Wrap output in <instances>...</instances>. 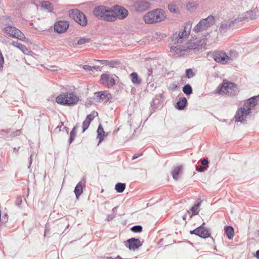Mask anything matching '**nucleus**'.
<instances>
[{"label":"nucleus","mask_w":259,"mask_h":259,"mask_svg":"<svg viewBox=\"0 0 259 259\" xmlns=\"http://www.w3.org/2000/svg\"><path fill=\"white\" fill-rule=\"evenodd\" d=\"M255 257H256L257 259H259V249H258V250H257L256 251Z\"/></svg>","instance_id":"nucleus-54"},{"label":"nucleus","mask_w":259,"mask_h":259,"mask_svg":"<svg viewBox=\"0 0 259 259\" xmlns=\"http://www.w3.org/2000/svg\"><path fill=\"white\" fill-rule=\"evenodd\" d=\"M69 17L82 26H86L87 18L84 13L77 9L71 10L69 11Z\"/></svg>","instance_id":"nucleus-6"},{"label":"nucleus","mask_w":259,"mask_h":259,"mask_svg":"<svg viewBox=\"0 0 259 259\" xmlns=\"http://www.w3.org/2000/svg\"><path fill=\"white\" fill-rule=\"evenodd\" d=\"M201 203L202 200L200 199H198L197 201L195 202L194 205L191 208L192 215H194L198 214L199 211V208L201 204Z\"/></svg>","instance_id":"nucleus-23"},{"label":"nucleus","mask_w":259,"mask_h":259,"mask_svg":"<svg viewBox=\"0 0 259 259\" xmlns=\"http://www.w3.org/2000/svg\"><path fill=\"white\" fill-rule=\"evenodd\" d=\"M116 208V207H114V208L112 209V211H113V212H114V211H115V209Z\"/></svg>","instance_id":"nucleus-60"},{"label":"nucleus","mask_w":259,"mask_h":259,"mask_svg":"<svg viewBox=\"0 0 259 259\" xmlns=\"http://www.w3.org/2000/svg\"><path fill=\"white\" fill-rule=\"evenodd\" d=\"M97 132V138H98L99 139V143L98 144V145H99L103 140L104 133H105L103 128L102 127V126L101 124H100L99 125Z\"/></svg>","instance_id":"nucleus-26"},{"label":"nucleus","mask_w":259,"mask_h":259,"mask_svg":"<svg viewBox=\"0 0 259 259\" xmlns=\"http://www.w3.org/2000/svg\"><path fill=\"white\" fill-rule=\"evenodd\" d=\"M206 169V167L201 166L200 167H196V170L199 172L204 171Z\"/></svg>","instance_id":"nucleus-43"},{"label":"nucleus","mask_w":259,"mask_h":259,"mask_svg":"<svg viewBox=\"0 0 259 259\" xmlns=\"http://www.w3.org/2000/svg\"><path fill=\"white\" fill-rule=\"evenodd\" d=\"M111 97V94L106 91L96 92L94 94V99L97 102H108Z\"/></svg>","instance_id":"nucleus-18"},{"label":"nucleus","mask_w":259,"mask_h":259,"mask_svg":"<svg viewBox=\"0 0 259 259\" xmlns=\"http://www.w3.org/2000/svg\"><path fill=\"white\" fill-rule=\"evenodd\" d=\"M101 83L104 85L110 88L115 84V80L112 75L103 73L101 75Z\"/></svg>","instance_id":"nucleus-14"},{"label":"nucleus","mask_w":259,"mask_h":259,"mask_svg":"<svg viewBox=\"0 0 259 259\" xmlns=\"http://www.w3.org/2000/svg\"><path fill=\"white\" fill-rule=\"evenodd\" d=\"M112 9L113 10L112 13L115 17V21L117 19L120 20L124 19L128 14L127 10L125 8L118 5L112 6Z\"/></svg>","instance_id":"nucleus-9"},{"label":"nucleus","mask_w":259,"mask_h":259,"mask_svg":"<svg viewBox=\"0 0 259 259\" xmlns=\"http://www.w3.org/2000/svg\"><path fill=\"white\" fill-rule=\"evenodd\" d=\"M41 7L46 10L50 11L52 8L51 3L49 1H44L41 4Z\"/></svg>","instance_id":"nucleus-31"},{"label":"nucleus","mask_w":259,"mask_h":259,"mask_svg":"<svg viewBox=\"0 0 259 259\" xmlns=\"http://www.w3.org/2000/svg\"><path fill=\"white\" fill-rule=\"evenodd\" d=\"M205 223H203L201 225L196 228V229L190 231V233L191 234H195L202 238H206L210 236V233L209 230L204 227Z\"/></svg>","instance_id":"nucleus-12"},{"label":"nucleus","mask_w":259,"mask_h":259,"mask_svg":"<svg viewBox=\"0 0 259 259\" xmlns=\"http://www.w3.org/2000/svg\"><path fill=\"white\" fill-rule=\"evenodd\" d=\"M142 154H135L133 157H132V160H135L137 158H138V157H139L140 156H141Z\"/></svg>","instance_id":"nucleus-51"},{"label":"nucleus","mask_w":259,"mask_h":259,"mask_svg":"<svg viewBox=\"0 0 259 259\" xmlns=\"http://www.w3.org/2000/svg\"><path fill=\"white\" fill-rule=\"evenodd\" d=\"M182 166L176 167L172 171V176L174 179L177 180L179 178V175L182 173Z\"/></svg>","instance_id":"nucleus-27"},{"label":"nucleus","mask_w":259,"mask_h":259,"mask_svg":"<svg viewBox=\"0 0 259 259\" xmlns=\"http://www.w3.org/2000/svg\"><path fill=\"white\" fill-rule=\"evenodd\" d=\"M83 68L87 71H92V67H91V66H89L88 65H84Z\"/></svg>","instance_id":"nucleus-48"},{"label":"nucleus","mask_w":259,"mask_h":259,"mask_svg":"<svg viewBox=\"0 0 259 259\" xmlns=\"http://www.w3.org/2000/svg\"><path fill=\"white\" fill-rule=\"evenodd\" d=\"M170 87L173 91L176 90L178 88L177 84H176V83H172V84H171Z\"/></svg>","instance_id":"nucleus-50"},{"label":"nucleus","mask_w":259,"mask_h":259,"mask_svg":"<svg viewBox=\"0 0 259 259\" xmlns=\"http://www.w3.org/2000/svg\"><path fill=\"white\" fill-rule=\"evenodd\" d=\"M183 92L186 95H190L192 94V88L189 84H187L183 87Z\"/></svg>","instance_id":"nucleus-30"},{"label":"nucleus","mask_w":259,"mask_h":259,"mask_svg":"<svg viewBox=\"0 0 259 259\" xmlns=\"http://www.w3.org/2000/svg\"><path fill=\"white\" fill-rule=\"evenodd\" d=\"M118 65H119V62L117 61H115V60L109 61L108 65H109L111 67H115Z\"/></svg>","instance_id":"nucleus-41"},{"label":"nucleus","mask_w":259,"mask_h":259,"mask_svg":"<svg viewBox=\"0 0 259 259\" xmlns=\"http://www.w3.org/2000/svg\"><path fill=\"white\" fill-rule=\"evenodd\" d=\"M214 23V17L210 15L205 19H202L193 28V30L196 33L205 30L207 28L213 25Z\"/></svg>","instance_id":"nucleus-5"},{"label":"nucleus","mask_w":259,"mask_h":259,"mask_svg":"<svg viewBox=\"0 0 259 259\" xmlns=\"http://www.w3.org/2000/svg\"><path fill=\"white\" fill-rule=\"evenodd\" d=\"M20 133H21V132H20V130H17V131H16V135H20Z\"/></svg>","instance_id":"nucleus-58"},{"label":"nucleus","mask_w":259,"mask_h":259,"mask_svg":"<svg viewBox=\"0 0 259 259\" xmlns=\"http://www.w3.org/2000/svg\"><path fill=\"white\" fill-rule=\"evenodd\" d=\"M190 35V30L186 31V27L179 33L176 32L171 36L172 41L174 44L182 43L184 40H186Z\"/></svg>","instance_id":"nucleus-11"},{"label":"nucleus","mask_w":259,"mask_h":259,"mask_svg":"<svg viewBox=\"0 0 259 259\" xmlns=\"http://www.w3.org/2000/svg\"><path fill=\"white\" fill-rule=\"evenodd\" d=\"M91 41V39L89 38H80L78 41L77 44L81 45L87 42H89Z\"/></svg>","instance_id":"nucleus-38"},{"label":"nucleus","mask_w":259,"mask_h":259,"mask_svg":"<svg viewBox=\"0 0 259 259\" xmlns=\"http://www.w3.org/2000/svg\"><path fill=\"white\" fill-rule=\"evenodd\" d=\"M241 22V20L236 18H232L222 21L220 24L219 31L221 33H225L232 29L235 24Z\"/></svg>","instance_id":"nucleus-7"},{"label":"nucleus","mask_w":259,"mask_h":259,"mask_svg":"<svg viewBox=\"0 0 259 259\" xmlns=\"http://www.w3.org/2000/svg\"><path fill=\"white\" fill-rule=\"evenodd\" d=\"M152 70L151 69H147V75L148 76H150L152 75Z\"/></svg>","instance_id":"nucleus-52"},{"label":"nucleus","mask_w":259,"mask_h":259,"mask_svg":"<svg viewBox=\"0 0 259 259\" xmlns=\"http://www.w3.org/2000/svg\"><path fill=\"white\" fill-rule=\"evenodd\" d=\"M98 115V113L95 111L92 112L86 117L85 120L90 123L94 119L96 115Z\"/></svg>","instance_id":"nucleus-32"},{"label":"nucleus","mask_w":259,"mask_h":259,"mask_svg":"<svg viewBox=\"0 0 259 259\" xmlns=\"http://www.w3.org/2000/svg\"><path fill=\"white\" fill-rule=\"evenodd\" d=\"M201 163L204 166L206 167L207 168L208 167L209 162L207 159H203L201 161Z\"/></svg>","instance_id":"nucleus-42"},{"label":"nucleus","mask_w":259,"mask_h":259,"mask_svg":"<svg viewBox=\"0 0 259 259\" xmlns=\"http://www.w3.org/2000/svg\"><path fill=\"white\" fill-rule=\"evenodd\" d=\"M49 228L47 226H46L45 229V236H46V234L49 231Z\"/></svg>","instance_id":"nucleus-53"},{"label":"nucleus","mask_w":259,"mask_h":259,"mask_svg":"<svg viewBox=\"0 0 259 259\" xmlns=\"http://www.w3.org/2000/svg\"><path fill=\"white\" fill-rule=\"evenodd\" d=\"M258 98L259 95L248 99L243 107H245L246 109L249 108L250 113H251V109L256 106L257 104V99Z\"/></svg>","instance_id":"nucleus-20"},{"label":"nucleus","mask_w":259,"mask_h":259,"mask_svg":"<svg viewBox=\"0 0 259 259\" xmlns=\"http://www.w3.org/2000/svg\"><path fill=\"white\" fill-rule=\"evenodd\" d=\"M230 58L231 57H235V56H237L238 55V53L235 51H231L230 52Z\"/></svg>","instance_id":"nucleus-47"},{"label":"nucleus","mask_w":259,"mask_h":259,"mask_svg":"<svg viewBox=\"0 0 259 259\" xmlns=\"http://www.w3.org/2000/svg\"><path fill=\"white\" fill-rule=\"evenodd\" d=\"M130 76L131 77V80L132 82L135 84H139L141 82V80L139 78L137 73L132 72Z\"/></svg>","instance_id":"nucleus-28"},{"label":"nucleus","mask_w":259,"mask_h":259,"mask_svg":"<svg viewBox=\"0 0 259 259\" xmlns=\"http://www.w3.org/2000/svg\"><path fill=\"white\" fill-rule=\"evenodd\" d=\"M91 67H92V70H93L94 69L96 70H98V69L99 68V67L97 66H91Z\"/></svg>","instance_id":"nucleus-55"},{"label":"nucleus","mask_w":259,"mask_h":259,"mask_svg":"<svg viewBox=\"0 0 259 259\" xmlns=\"http://www.w3.org/2000/svg\"><path fill=\"white\" fill-rule=\"evenodd\" d=\"M79 126V124L78 123H77V124H76V125L74 126V127L73 128H74V131H75V130L76 128H77Z\"/></svg>","instance_id":"nucleus-56"},{"label":"nucleus","mask_w":259,"mask_h":259,"mask_svg":"<svg viewBox=\"0 0 259 259\" xmlns=\"http://www.w3.org/2000/svg\"><path fill=\"white\" fill-rule=\"evenodd\" d=\"M115 217V215L114 214H113V213L111 214H109L107 217L106 220L107 221H110L112 220L113 218H114Z\"/></svg>","instance_id":"nucleus-45"},{"label":"nucleus","mask_w":259,"mask_h":259,"mask_svg":"<svg viewBox=\"0 0 259 259\" xmlns=\"http://www.w3.org/2000/svg\"><path fill=\"white\" fill-rule=\"evenodd\" d=\"M125 184L122 183H118L115 185V189L118 193H122L125 189Z\"/></svg>","instance_id":"nucleus-29"},{"label":"nucleus","mask_w":259,"mask_h":259,"mask_svg":"<svg viewBox=\"0 0 259 259\" xmlns=\"http://www.w3.org/2000/svg\"><path fill=\"white\" fill-rule=\"evenodd\" d=\"M195 73L193 71L192 69H187L186 70V77L188 78H192L195 76Z\"/></svg>","instance_id":"nucleus-34"},{"label":"nucleus","mask_w":259,"mask_h":259,"mask_svg":"<svg viewBox=\"0 0 259 259\" xmlns=\"http://www.w3.org/2000/svg\"><path fill=\"white\" fill-rule=\"evenodd\" d=\"M187 104V100L185 97H183L180 101H178L176 105V108L181 110L184 109Z\"/></svg>","instance_id":"nucleus-24"},{"label":"nucleus","mask_w":259,"mask_h":259,"mask_svg":"<svg viewBox=\"0 0 259 259\" xmlns=\"http://www.w3.org/2000/svg\"><path fill=\"white\" fill-rule=\"evenodd\" d=\"M132 7L137 12H143L150 9V4L145 0H139L134 1Z\"/></svg>","instance_id":"nucleus-10"},{"label":"nucleus","mask_w":259,"mask_h":259,"mask_svg":"<svg viewBox=\"0 0 259 259\" xmlns=\"http://www.w3.org/2000/svg\"><path fill=\"white\" fill-rule=\"evenodd\" d=\"M76 137V132L74 131V128H72L70 133V136L69 139V144H70L74 140Z\"/></svg>","instance_id":"nucleus-35"},{"label":"nucleus","mask_w":259,"mask_h":259,"mask_svg":"<svg viewBox=\"0 0 259 259\" xmlns=\"http://www.w3.org/2000/svg\"><path fill=\"white\" fill-rule=\"evenodd\" d=\"M217 92L220 94L224 93L228 96H235L238 94L239 90L235 83L224 80L218 87Z\"/></svg>","instance_id":"nucleus-4"},{"label":"nucleus","mask_w":259,"mask_h":259,"mask_svg":"<svg viewBox=\"0 0 259 259\" xmlns=\"http://www.w3.org/2000/svg\"><path fill=\"white\" fill-rule=\"evenodd\" d=\"M90 124V123L87 121L85 119L83 121L82 123V132H84L85 130H87L89 125Z\"/></svg>","instance_id":"nucleus-40"},{"label":"nucleus","mask_w":259,"mask_h":259,"mask_svg":"<svg viewBox=\"0 0 259 259\" xmlns=\"http://www.w3.org/2000/svg\"><path fill=\"white\" fill-rule=\"evenodd\" d=\"M8 217L7 213H5L3 216L2 220L3 222H6L8 221Z\"/></svg>","instance_id":"nucleus-49"},{"label":"nucleus","mask_w":259,"mask_h":259,"mask_svg":"<svg viewBox=\"0 0 259 259\" xmlns=\"http://www.w3.org/2000/svg\"><path fill=\"white\" fill-rule=\"evenodd\" d=\"M83 187H85V184L81 182L78 183L75 186L74 192L77 199H78L79 196L82 194Z\"/></svg>","instance_id":"nucleus-22"},{"label":"nucleus","mask_w":259,"mask_h":259,"mask_svg":"<svg viewBox=\"0 0 259 259\" xmlns=\"http://www.w3.org/2000/svg\"><path fill=\"white\" fill-rule=\"evenodd\" d=\"M125 242L126 244L125 245L131 250H135L142 245V242L139 239L135 238L128 239Z\"/></svg>","instance_id":"nucleus-17"},{"label":"nucleus","mask_w":259,"mask_h":259,"mask_svg":"<svg viewBox=\"0 0 259 259\" xmlns=\"http://www.w3.org/2000/svg\"><path fill=\"white\" fill-rule=\"evenodd\" d=\"M32 163V159H31V156L30 157V161H29V165L28 166V168L30 166V165Z\"/></svg>","instance_id":"nucleus-57"},{"label":"nucleus","mask_w":259,"mask_h":259,"mask_svg":"<svg viewBox=\"0 0 259 259\" xmlns=\"http://www.w3.org/2000/svg\"><path fill=\"white\" fill-rule=\"evenodd\" d=\"M186 215H184L183 216V220H185L186 219Z\"/></svg>","instance_id":"nucleus-59"},{"label":"nucleus","mask_w":259,"mask_h":259,"mask_svg":"<svg viewBox=\"0 0 259 259\" xmlns=\"http://www.w3.org/2000/svg\"><path fill=\"white\" fill-rule=\"evenodd\" d=\"M79 101V98L72 93L66 92L58 96L56 102L62 105L73 106L76 105Z\"/></svg>","instance_id":"nucleus-3"},{"label":"nucleus","mask_w":259,"mask_h":259,"mask_svg":"<svg viewBox=\"0 0 259 259\" xmlns=\"http://www.w3.org/2000/svg\"><path fill=\"white\" fill-rule=\"evenodd\" d=\"M225 232L229 239H232L234 234V230L232 226H226L225 228Z\"/></svg>","instance_id":"nucleus-25"},{"label":"nucleus","mask_w":259,"mask_h":259,"mask_svg":"<svg viewBox=\"0 0 259 259\" xmlns=\"http://www.w3.org/2000/svg\"><path fill=\"white\" fill-rule=\"evenodd\" d=\"M212 56V58L216 62L222 64H226L230 59V57H229L225 52L222 51L213 52Z\"/></svg>","instance_id":"nucleus-13"},{"label":"nucleus","mask_w":259,"mask_h":259,"mask_svg":"<svg viewBox=\"0 0 259 259\" xmlns=\"http://www.w3.org/2000/svg\"><path fill=\"white\" fill-rule=\"evenodd\" d=\"M69 26L67 21H59L54 25V30L58 33H62L65 32Z\"/></svg>","instance_id":"nucleus-19"},{"label":"nucleus","mask_w":259,"mask_h":259,"mask_svg":"<svg viewBox=\"0 0 259 259\" xmlns=\"http://www.w3.org/2000/svg\"><path fill=\"white\" fill-rule=\"evenodd\" d=\"M256 16V15L255 14V12L253 11H248V12L245 13L243 14V16L238 17L236 18L241 20V21H242L243 20H247L248 21L249 20H253V19H255Z\"/></svg>","instance_id":"nucleus-21"},{"label":"nucleus","mask_w":259,"mask_h":259,"mask_svg":"<svg viewBox=\"0 0 259 259\" xmlns=\"http://www.w3.org/2000/svg\"><path fill=\"white\" fill-rule=\"evenodd\" d=\"M166 18L164 11L161 9L151 10L145 14L143 17L146 24H153L163 21Z\"/></svg>","instance_id":"nucleus-2"},{"label":"nucleus","mask_w":259,"mask_h":259,"mask_svg":"<svg viewBox=\"0 0 259 259\" xmlns=\"http://www.w3.org/2000/svg\"><path fill=\"white\" fill-rule=\"evenodd\" d=\"M190 48L186 46H172L170 48V52L174 53L177 56H182L188 54Z\"/></svg>","instance_id":"nucleus-16"},{"label":"nucleus","mask_w":259,"mask_h":259,"mask_svg":"<svg viewBox=\"0 0 259 259\" xmlns=\"http://www.w3.org/2000/svg\"><path fill=\"white\" fill-rule=\"evenodd\" d=\"M131 230L135 233H139L142 231V227L140 225H136L132 227Z\"/></svg>","instance_id":"nucleus-36"},{"label":"nucleus","mask_w":259,"mask_h":259,"mask_svg":"<svg viewBox=\"0 0 259 259\" xmlns=\"http://www.w3.org/2000/svg\"><path fill=\"white\" fill-rule=\"evenodd\" d=\"M250 113L249 108L246 109L245 107H241L236 113L235 115V120L238 122H242Z\"/></svg>","instance_id":"nucleus-15"},{"label":"nucleus","mask_w":259,"mask_h":259,"mask_svg":"<svg viewBox=\"0 0 259 259\" xmlns=\"http://www.w3.org/2000/svg\"><path fill=\"white\" fill-rule=\"evenodd\" d=\"M5 32L13 38H16L21 40H24L25 36L24 34L16 27L9 25L4 29Z\"/></svg>","instance_id":"nucleus-8"},{"label":"nucleus","mask_w":259,"mask_h":259,"mask_svg":"<svg viewBox=\"0 0 259 259\" xmlns=\"http://www.w3.org/2000/svg\"><path fill=\"white\" fill-rule=\"evenodd\" d=\"M22 198L21 197H18L16 199V205L18 206H19L21 204V203H22Z\"/></svg>","instance_id":"nucleus-46"},{"label":"nucleus","mask_w":259,"mask_h":259,"mask_svg":"<svg viewBox=\"0 0 259 259\" xmlns=\"http://www.w3.org/2000/svg\"><path fill=\"white\" fill-rule=\"evenodd\" d=\"M113 10L111 7L105 6H98L93 10L94 15L98 19L108 22L115 21V17L112 13Z\"/></svg>","instance_id":"nucleus-1"},{"label":"nucleus","mask_w":259,"mask_h":259,"mask_svg":"<svg viewBox=\"0 0 259 259\" xmlns=\"http://www.w3.org/2000/svg\"><path fill=\"white\" fill-rule=\"evenodd\" d=\"M11 44L18 48H19V49H20L21 50H22V51H24V50H26V46L24 45H22V44H21L20 43H15V42L14 41H13Z\"/></svg>","instance_id":"nucleus-33"},{"label":"nucleus","mask_w":259,"mask_h":259,"mask_svg":"<svg viewBox=\"0 0 259 259\" xmlns=\"http://www.w3.org/2000/svg\"><path fill=\"white\" fill-rule=\"evenodd\" d=\"M187 9L190 11L196 8V4L194 2H189L186 5Z\"/></svg>","instance_id":"nucleus-37"},{"label":"nucleus","mask_w":259,"mask_h":259,"mask_svg":"<svg viewBox=\"0 0 259 259\" xmlns=\"http://www.w3.org/2000/svg\"><path fill=\"white\" fill-rule=\"evenodd\" d=\"M168 9L170 12L174 13H177L178 12V10L176 6L172 4L168 5Z\"/></svg>","instance_id":"nucleus-39"},{"label":"nucleus","mask_w":259,"mask_h":259,"mask_svg":"<svg viewBox=\"0 0 259 259\" xmlns=\"http://www.w3.org/2000/svg\"><path fill=\"white\" fill-rule=\"evenodd\" d=\"M97 62H99L101 64L103 65H108L109 60H96Z\"/></svg>","instance_id":"nucleus-44"}]
</instances>
